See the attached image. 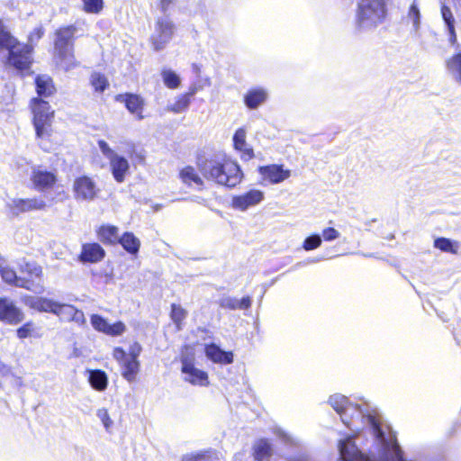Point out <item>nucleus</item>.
<instances>
[{"instance_id": "f257e3e1", "label": "nucleus", "mask_w": 461, "mask_h": 461, "mask_svg": "<svg viewBox=\"0 0 461 461\" xmlns=\"http://www.w3.org/2000/svg\"><path fill=\"white\" fill-rule=\"evenodd\" d=\"M32 47L19 42L7 32L0 21V54L7 53V63L18 70L29 69Z\"/></svg>"}, {"instance_id": "f03ea898", "label": "nucleus", "mask_w": 461, "mask_h": 461, "mask_svg": "<svg viewBox=\"0 0 461 461\" xmlns=\"http://www.w3.org/2000/svg\"><path fill=\"white\" fill-rule=\"evenodd\" d=\"M201 170L208 180L229 187L236 186L243 177L240 166L232 160H209Z\"/></svg>"}, {"instance_id": "7ed1b4c3", "label": "nucleus", "mask_w": 461, "mask_h": 461, "mask_svg": "<svg viewBox=\"0 0 461 461\" xmlns=\"http://www.w3.org/2000/svg\"><path fill=\"white\" fill-rule=\"evenodd\" d=\"M77 32V27L74 24L60 28L56 32L54 59L65 70H70L78 65L73 54V37Z\"/></svg>"}, {"instance_id": "20e7f679", "label": "nucleus", "mask_w": 461, "mask_h": 461, "mask_svg": "<svg viewBox=\"0 0 461 461\" xmlns=\"http://www.w3.org/2000/svg\"><path fill=\"white\" fill-rule=\"evenodd\" d=\"M77 32V27L74 24L60 28L56 32L54 59L65 70H70L78 65L73 54V37Z\"/></svg>"}, {"instance_id": "39448f33", "label": "nucleus", "mask_w": 461, "mask_h": 461, "mask_svg": "<svg viewBox=\"0 0 461 461\" xmlns=\"http://www.w3.org/2000/svg\"><path fill=\"white\" fill-rule=\"evenodd\" d=\"M386 14L384 0H360L357 11L359 30H371L380 24Z\"/></svg>"}, {"instance_id": "423d86ee", "label": "nucleus", "mask_w": 461, "mask_h": 461, "mask_svg": "<svg viewBox=\"0 0 461 461\" xmlns=\"http://www.w3.org/2000/svg\"><path fill=\"white\" fill-rule=\"evenodd\" d=\"M32 111L33 113V126L38 140H49L53 132L52 122L54 111L48 102L34 98L32 100Z\"/></svg>"}, {"instance_id": "0eeeda50", "label": "nucleus", "mask_w": 461, "mask_h": 461, "mask_svg": "<svg viewBox=\"0 0 461 461\" xmlns=\"http://www.w3.org/2000/svg\"><path fill=\"white\" fill-rule=\"evenodd\" d=\"M98 148L102 154L109 160L110 171L117 183L124 182L126 176L130 174V163L126 158L119 155L104 140L97 141Z\"/></svg>"}, {"instance_id": "6e6552de", "label": "nucleus", "mask_w": 461, "mask_h": 461, "mask_svg": "<svg viewBox=\"0 0 461 461\" xmlns=\"http://www.w3.org/2000/svg\"><path fill=\"white\" fill-rule=\"evenodd\" d=\"M176 32L175 23L167 17L158 18L150 43L156 51H160L170 42Z\"/></svg>"}, {"instance_id": "1a4fd4ad", "label": "nucleus", "mask_w": 461, "mask_h": 461, "mask_svg": "<svg viewBox=\"0 0 461 461\" xmlns=\"http://www.w3.org/2000/svg\"><path fill=\"white\" fill-rule=\"evenodd\" d=\"M0 275L3 280L17 287L24 288L35 294H42L45 291L44 285L41 282H34L29 278L17 276L15 271L10 268L5 259L0 254Z\"/></svg>"}, {"instance_id": "9d476101", "label": "nucleus", "mask_w": 461, "mask_h": 461, "mask_svg": "<svg viewBox=\"0 0 461 461\" xmlns=\"http://www.w3.org/2000/svg\"><path fill=\"white\" fill-rule=\"evenodd\" d=\"M181 364V371L184 375L185 381L198 386H206L209 384L207 373L194 366V357L183 356Z\"/></svg>"}, {"instance_id": "9b49d317", "label": "nucleus", "mask_w": 461, "mask_h": 461, "mask_svg": "<svg viewBox=\"0 0 461 461\" xmlns=\"http://www.w3.org/2000/svg\"><path fill=\"white\" fill-rule=\"evenodd\" d=\"M73 192L77 201H93L97 197L100 190L94 179L83 176L75 179Z\"/></svg>"}, {"instance_id": "f8f14e48", "label": "nucleus", "mask_w": 461, "mask_h": 461, "mask_svg": "<svg viewBox=\"0 0 461 461\" xmlns=\"http://www.w3.org/2000/svg\"><path fill=\"white\" fill-rule=\"evenodd\" d=\"M24 318V312L13 300L0 296V321L9 325H16L21 323Z\"/></svg>"}, {"instance_id": "ddd939ff", "label": "nucleus", "mask_w": 461, "mask_h": 461, "mask_svg": "<svg viewBox=\"0 0 461 461\" xmlns=\"http://www.w3.org/2000/svg\"><path fill=\"white\" fill-rule=\"evenodd\" d=\"M258 170L262 181L271 185L280 184L291 176V170L285 168L284 165L260 166Z\"/></svg>"}, {"instance_id": "4468645a", "label": "nucleus", "mask_w": 461, "mask_h": 461, "mask_svg": "<svg viewBox=\"0 0 461 461\" xmlns=\"http://www.w3.org/2000/svg\"><path fill=\"white\" fill-rule=\"evenodd\" d=\"M265 198L263 191L251 189L242 194L234 196L231 201L232 208L245 212L250 207L259 204Z\"/></svg>"}, {"instance_id": "2eb2a0df", "label": "nucleus", "mask_w": 461, "mask_h": 461, "mask_svg": "<svg viewBox=\"0 0 461 461\" xmlns=\"http://www.w3.org/2000/svg\"><path fill=\"white\" fill-rule=\"evenodd\" d=\"M90 321L95 330L103 332L108 336H121L127 330V327L122 321H117L111 324L106 319L98 314L91 315Z\"/></svg>"}, {"instance_id": "dca6fc26", "label": "nucleus", "mask_w": 461, "mask_h": 461, "mask_svg": "<svg viewBox=\"0 0 461 461\" xmlns=\"http://www.w3.org/2000/svg\"><path fill=\"white\" fill-rule=\"evenodd\" d=\"M6 207L14 215H19L23 212H27L35 210H43L46 207V203L41 198L30 199H13L6 203Z\"/></svg>"}, {"instance_id": "f3484780", "label": "nucleus", "mask_w": 461, "mask_h": 461, "mask_svg": "<svg viewBox=\"0 0 461 461\" xmlns=\"http://www.w3.org/2000/svg\"><path fill=\"white\" fill-rule=\"evenodd\" d=\"M247 131L244 128L238 129L232 138L233 148L240 153L243 161H249L255 157L254 150L247 142Z\"/></svg>"}, {"instance_id": "a211bd4d", "label": "nucleus", "mask_w": 461, "mask_h": 461, "mask_svg": "<svg viewBox=\"0 0 461 461\" xmlns=\"http://www.w3.org/2000/svg\"><path fill=\"white\" fill-rule=\"evenodd\" d=\"M55 315L62 321H74L79 326L86 322L84 312L70 304L59 303Z\"/></svg>"}, {"instance_id": "6ab92c4d", "label": "nucleus", "mask_w": 461, "mask_h": 461, "mask_svg": "<svg viewBox=\"0 0 461 461\" xmlns=\"http://www.w3.org/2000/svg\"><path fill=\"white\" fill-rule=\"evenodd\" d=\"M31 180L38 190H44L51 187L57 181L56 175L47 171L41 167H32Z\"/></svg>"}, {"instance_id": "aec40b11", "label": "nucleus", "mask_w": 461, "mask_h": 461, "mask_svg": "<svg viewBox=\"0 0 461 461\" xmlns=\"http://www.w3.org/2000/svg\"><path fill=\"white\" fill-rule=\"evenodd\" d=\"M23 303L31 309L41 312H50L55 314L59 302L46 298L26 295L23 298Z\"/></svg>"}, {"instance_id": "412c9836", "label": "nucleus", "mask_w": 461, "mask_h": 461, "mask_svg": "<svg viewBox=\"0 0 461 461\" xmlns=\"http://www.w3.org/2000/svg\"><path fill=\"white\" fill-rule=\"evenodd\" d=\"M105 256L104 249L97 243H87L82 246L80 260L85 263H97Z\"/></svg>"}, {"instance_id": "4be33fe9", "label": "nucleus", "mask_w": 461, "mask_h": 461, "mask_svg": "<svg viewBox=\"0 0 461 461\" xmlns=\"http://www.w3.org/2000/svg\"><path fill=\"white\" fill-rule=\"evenodd\" d=\"M205 355L214 363L227 365L233 362L232 353L223 351L215 344L207 345L205 347Z\"/></svg>"}, {"instance_id": "5701e85b", "label": "nucleus", "mask_w": 461, "mask_h": 461, "mask_svg": "<svg viewBox=\"0 0 461 461\" xmlns=\"http://www.w3.org/2000/svg\"><path fill=\"white\" fill-rule=\"evenodd\" d=\"M117 100H124L125 105L130 113L136 114L139 120L143 118L141 113L144 106V101L140 95L126 94L124 95H119Z\"/></svg>"}, {"instance_id": "b1692460", "label": "nucleus", "mask_w": 461, "mask_h": 461, "mask_svg": "<svg viewBox=\"0 0 461 461\" xmlns=\"http://www.w3.org/2000/svg\"><path fill=\"white\" fill-rule=\"evenodd\" d=\"M267 92L264 88H253L244 95V103L249 109H257L267 98Z\"/></svg>"}, {"instance_id": "393cba45", "label": "nucleus", "mask_w": 461, "mask_h": 461, "mask_svg": "<svg viewBox=\"0 0 461 461\" xmlns=\"http://www.w3.org/2000/svg\"><path fill=\"white\" fill-rule=\"evenodd\" d=\"M122 368V375L128 382L135 381L136 376L140 371V362L138 359L127 358L120 365Z\"/></svg>"}, {"instance_id": "a878e982", "label": "nucleus", "mask_w": 461, "mask_h": 461, "mask_svg": "<svg viewBox=\"0 0 461 461\" xmlns=\"http://www.w3.org/2000/svg\"><path fill=\"white\" fill-rule=\"evenodd\" d=\"M88 373V382L95 390L103 392L107 388L108 377L104 371L96 369Z\"/></svg>"}, {"instance_id": "bb28decb", "label": "nucleus", "mask_w": 461, "mask_h": 461, "mask_svg": "<svg viewBox=\"0 0 461 461\" xmlns=\"http://www.w3.org/2000/svg\"><path fill=\"white\" fill-rule=\"evenodd\" d=\"M447 73L458 84H461V51L446 60Z\"/></svg>"}, {"instance_id": "cd10ccee", "label": "nucleus", "mask_w": 461, "mask_h": 461, "mask_svg": "<svg viewBox=\"0 0 461 461\" xmlns=\"http://www.w3.org/2000/svg\"><path fill=\"white\" fill-rule=\"evenodd\" d=\"M195 94V89H192L189 93L180 95L176 98V101L172 104H168L167 107V111L173 112L175 113H180L185 112L190 103L191 97Z\"/></svg>"}, {"instance_id": "c85d7f7f", "label": "nucleus", "mask_w": 461, "mask_h": 461, "mask_svg": "<svg viewBox=\"0 0 461 461\" xmlns=\"http://www.w3.org/2000/svg\"><path fill=\"white\" fill-rule=\"evenodd\" d=\"M99 240L104 243L113 244L119 240V230L113 225L101 226L97 231Z\"/></svg>"}, {"instance_id": "c756f323", "label": "nucleus", "mask_w": 461, "mask_h": 461, "mask_svg": "<svg viewBox=\"0 0 461 461\" xmlns=\"http://www.w3.org/2000/svg\"><path fill=\"white\" fill-rule=\"evenodd\" d=\"M434 248L451 254H457L459 242L447 238H436L433 242Z\"/></svg>"}, {"instance_id": "7c9ffc66", "label": "nucleus", "mask_w": 461, "mask_h": 461, "mask_svg": "<svg viewBox=\"0 0 461 461\" xmlns=\"http://www.w3.org/2000/svg\"><path fill=\"white\" fill-rule=\"evenodd\" d=\"M36 89L39 95L50 96L54 92L52 80L48 76H38L36 77Z\"/></svg>"}, {"instance_id": "2f4dec72", "label": "nucleus", "mask_w": 461, "mask_h": 461, "mask_svg": "<svg viewBox=\"0 0 461 461\" xmlns=\"http://www.w3.org/2000/svg\"><path fill=\"white\" fill-rule=\"evenodd\" d=\"M179 175H180V178L182 179V181L186 185H191L192 184H194L196 185H203L202 178L199 176V175L196 173L195 169L193 167L187 166V167H184L180 171Z\"/></svg>"}, {"instance_id": "473e14b6", "label": "nucleus", "mask_w": 461, "mask_h": 461, "mask_svg": "<svg viewBox=\"0 0 461 461\" xmlns=\"http://www.w3.org/2000/svg\"><path fill=\"white\" fill-rule=\"evenodd\" d=\"M118 242L125 250L132 254L137 253L140 249V240L131 232L124 233Z\"/></svg>"}, {"instance_id": "72a5a7b5", "label": "nucleus", "mask_w": 461, "mask_h": 461, "mask_svg": "<svg viewBox=\"0 0 461 461\" xmlns=\"http://www.w3.org/2000/svg\"><path fill=\"white\" fill-rule=\"evenodd\" d=\"M161 77L165 86L170 89H176L181 85L180 77L171 69H163Z\"/></svg>"}, {"instance_id": "f704fd0d", "label": "nucleus", "mask_w": 461, "mask_h": 461, "mask_svg": "<svg viewBox=\"0 0 461 461\" xmlns=\"http://www.w3.org/2000/svg\"><path fill=\"white\" fill-rule=\"evenodd\" d=\"M171 319L176 324L177 330L182 329L183 321L187 316V312L181 305L173 303L171 305Z\"/></svg>"}, {"instance_id": "c9c22d12", "label": "nucleus", "mask_w": 461, "mask_h": 461, "mask_svg": "<svg viewBox=\"0 0 461 461\" xmlns=\"http://www.w3.org/2000/svg\"><path fill=\"white\" fill-rule=\"evenodd\" d=\"M21 272L28 274L32 277L30 280L43 284L41 282L42 269L39 265L30 262L24 263L21 266Z\"/></svg>"}, {"instance_id": "e433bc0d", "label": "nucleus", "mask_w": 461, "mask_h": 461, "mask_svg": "<svg viewBox=\"0 0 461 461\" xmlns=\"http://www.w3.org/2000/svg\"><path fill=\"white\" fill-rule=\"evenodd\" d=\"M271 451L270 444L267 440L260 439L254 446L255 459L262 461L271 455Z\"/></svg>"}, {"instance_id": "4c0bfd02", "label": "nucleus", "mask_w": 461, "mask_h": 461, "mask_svg": "<svg viewBox=\"0 0 461 461\" xmlns=\"http://www.w3.org/2000/svg\"><path fill=\"white\" fill-rule=\"evenodd\" d=\"M37 330L36 325L32 321H28L17 329L16 335L21 339L31 337H39Z\"/></svg>"}, {"instance_id": "58836bf2", "label": "nucleus", "mask_w": 461, "mask_h": 461, "mask_svg": "<svg viewBox=\"0 0 461 461\" xmlns=\"http://www.w3.org/2000/svg\"><path fill=\"white\" fill-rule=\"evenodd\" d=\"M90 83L95 90L100 93L104 92L109 86L106 77L104 75L96 72L91 75Z\"/></svg>"}, {"instance_id": "ea45409f", "label": "nucleus", "mask_w": 461, "mask_h": 461, "mask_svg": "<svg viewBox=\"0 0 461 461\" xmlns=\"http://www.w3.org/2000/svg\"><path fill=\"white\" fill-rule=\"evenodd\" d=\"M83 9L88 14H99L104 8L103 0H81Z\"/></svg>"}, {"instance_id": "a19ab883", "label": "nucleus", "mask_w": 461, "mask_h": 461, "mask_svg": "<svg viewBox=\"0 0 461 461\" xmlns=\"http://www.w3.org/2000/svg\"><path fill=\"white\" fill-rule=\"evenodd\" d=\"M321 245V238L318 234H314L307 237L303 244V248L305 250H312L319 248Z\"/></svg>"}, {"instance_id": "79ce46f5", "label": "nucleus", "mask_w": 461, "mask_h": 461, "mask_svg": "<svg viewBox=\"0 0 461 461\" xmlns=\"http://www.w3.org/2000/svg\"><path fill=\"white\" fill-rule=\"evenodd\" d=\"M441 14L447 29L455 27V18L449 7L443 5Z\"/></svg>"}, {"instance_id": "37998d69", "label": "nucleus", "mask_w": 461, "mask_h": 461, "mask_svg": "<svg viewBox=\"0 0 461 461\" xmlns=\"http://www.w3.org/2000/svg\"><path fill=\"white\" fill-rule=\"evenodd\" d=\"M96 416L102 421L106 429H109L111 428V426L113 425V421L106 409H98L96 411Z\"/></svg>"}, {"instance_id": "c03bdc74", "label": "nucleus", "mask_w": 461, "mask_h": 461, "mask_svg": "<svg viewBox=\"0 0 461 461\" xmlns=\"http://www.w3.org/2000/svg\"><path fill=\"white\" fill-rule=\"evenodd\" d=\"M220 306L222 308H227L230 310H236L239 308L238 299L234 297H223L219 302Z\"/></svg>"}, {"instance_id": "a18cd8bd", "label": "nucleus", "mask_w": 461, "mask_h": 461, "mask_svg": "<svg viewBox=\"0 0 461 461\" xmlns=\"http://www.w3.org/2000/svg\"><path fill=\"white\" fill-rule=\"evenodd\" d=\"M409 18L412 21L414 30L418 31L420 27V11L415 5H411L410 8Z\"/></svg>"}, {"instance_id": "49530a36", "label": "nucleus", "mask_w": 461, "mask_h": 461, "mask_svg": "<svg viewBox=\"0 0 461 461\" xmlns=\"http://www.w3.org/2000/svg\"><path fill=\"white\" fill-rule=\"evenodd\" d=\"M339 232L334 228H326L322 231V237L326 241H332L339 237Z\"/></svg>"}, {"instance_id": "de8ad7c7", "label": "nucleus", "mask_w": 461, "mask_h": 461, "mask_svg": "<svg viewBox=\"0 0 461 461\" xmlns=\"http://www.w3.org/2000/svg\"><path fill=\"white\" fill-rule=\"evenodd\" d=\"M142 350V348L140 343L134 342L131 344L129 348V353L127 354L129 358H134L137 359L140 356V352Z\"/></svg>"}, {"instance_id": "09e8293b", "label": "nucleus", "mask_w": 461, "mask_h": 461, "mask_svg": "<svg viewBox=\"0 0 461 461\" xmlns=\"http://www.w3.org/2000/svg\"><path fill=\"white\" fill-rule=\"evenodd\" d=\"M113 355L120 365L123 363V360L129 358L127 353L122 348H115Z\"/></svg>"}, {"instance_id": "8fccbe9b", "label": "nucleus", "mask_w": 461, "mask_h": 461, "mask_svg": "<svg viewBox=\"0 0 461 461\" xmlns=\"http://www.w3.org/2000/svg\"><path fill=\"white\" fill-rule=\"evenodd\" d=\"M238 309H248L251 306V298L249 296L243 297L241 300L238 299Z\"/></svg>"}, {"instance_id": "3c124183", "label": "nucleus", "mask_w": 461, "mask_h": 461, "mask_svg": "<svg viewBox=\"0 0 461 461\" xmlns=\"http://www.w3.org/2000/svg\"><path fill=\"white\" fill-rule=\"evenodd\" d=\"M449 34V42L451 45H455L457 41L455 27L447 29Z\"/></svg>"}, {"instance_id": "603ef678", "label": "nucleus", "mask_w": 461, "mask_h": 461, "mask_svg": "<svg viewBox=\"0 0 461 461\" xmlns=\"http://www.w3.org/2000/svg\"><path fill=\"white\" fill-rule=\"evenodd\" d=\"M203 456L201 453L187 455L184 457L183 461H196Z\"/></svg>"}, {"instance_id": "864d4df0", "label": "nucleus", "mask_w": 461, "mask_h": 461, "mask_svg": "<svg viewBox=\"0 0 461 461\" xmlns=\"http://www.w3.org/2000/svg\"><path fill=\"white\" fill-rule=\"evenodd\" d=\"M173 0H161L159 5L161 11L167 12Z\"/></svg>"}, {"instance_id": "5fc2aeb1", "label": "nucleus", "mask_w": 461, "mask_h": 461, "mask_svg": "<svg viewBox=\"0 0 461 461\" xmlns=\"http://www.w3.org/2000/svg\"><path fill=\"white\" fill-rule=\"evenodd\" d=\"M6 371L5 366L0 361V374H4Z\"/></svg>"}, {"instance_id": "6e6d98bb", "label": "nucleus", "mask_w": 461, "mask_h": 461, "mask_svg": "<svg viewBox=\"0 0 461 461\" xmlns=\"http://www.w3.org/2000/svg\"><path fill=\"white\" fill-rule=\"evenodd\" d=\"M41 34H42V32H41V29L40 28V29H38V38H41Z\"/></svg>"}, {"instance_id": "4d7b16f0", "label": "nucleus", "mask_w": 461, "mask_h": 461, "mask_svg": "<svg viewBox=\"0 0 461 461\" xmlns=\"http://www.w3.org/2000/svg\"><path fill=\"white\" fill-rule=\"evenodd\" d=\"M40 145L43 148V149H46V147H43V144L42 142L45 140H40Z\"/></svg>"}, {"instance_id": "13d9d810", "label": "nucleus", "mask_w": 461, "mask_h": 461, "mask_svg": "<svg viewBox=\"0 0 461 461\" xmlns=\"http://www.w3.org/2000/svg\"><path fill=\"white\" fill-rule=\"evenodd\" d=\"M459 4L461 5V0H458Z\"/></svg>"}]
</instances>
